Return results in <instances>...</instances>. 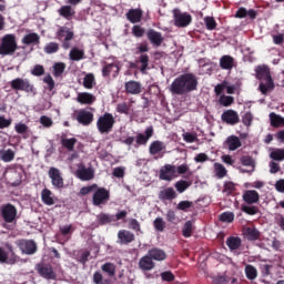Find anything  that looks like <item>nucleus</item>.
I'll return each instance as SVG.
<instances>
[{"label":"nucleus","instance_id":"59","mask_svg":"<svg viewBox=\"0 0 284 284\" xmlns=\"http://www.w3.org/2000/svg\"><path fill=\"white\" fill-rule=\"evenodd\" d=\"M270 156L273 159V161H284V149L272 151Z\"/></svg>","mask_w":284,"mask_h":284},{"label":"nucleus","instance_id":"60","mask_svg":"<svg viewBox=\"0 0 284 284\" xmlns=\"http://www.w3.org/2000/svg\"><path fill=\"white\" fill-rule=\"evenodd\" d=\"M204 23L206 26V30H216L217 23L214 17H205Z\"/></svg>","mask_w":284,"mask_h":284},{"label":"nucleus","instance_id":"44","mask_svg":"<svg viewBox=\"0 0 284 284\" xmlns=\"http://www.w3.org/2000/svg\"><path fill=\"white\" fill-rule=\"evenodd\" d=\"M14 130L17 134H22V139H30V134H28V130H30V128L28 124L20 122L14 125Z\"/></svg>","mask_w":284,"mask_h":284},{"label":"nucleus","instance_id":"42","mask_svg":"<svg viewBox=\"0 0 284 284\" xmlns=\"http://www.w3.org/2000/svg\"><path fill=\"white\" fill-rule=\"evenodd\" d=\"M97 221L99 225H108L110 223H114V215L108 213H100L97 215Z\"/></svg>","mask_w":284,"mask_h":284},{"label":"nucleus","instance_id":"61","mask_svg":"<svg viewBox=\"0 0 284 284\" xmlns=\"http://www.w3.org/2000/svg\"><path fill=\"white\" fill-rule=\"evenodd\" d=\"M33 77H43L45 74V68L42 64H36L31 70Z\"/></svg>","mask_w":284,"mask_h":284},{"label":"nucleus","instance_id":"51","mask_svg":"<svg viewBox=\"0 0 284 284\" xmlns=\"http://www.w3.org/2000/svg\"><path fill=\"white\" fill-rule=\"evenodd\" d=\"M193 230H194V227L192 225V221H186L182 229V236H184V239H190V236H192Z\"/></svg>","mask_w":284,"mask_h":284},{"label":"nucleus","instance_id":"10","mask_svg":"<svg viewBox=\"0 0 284 284\" xmlns=\"http://www.w3.org/2000/svg\"><path fill=\"white\" fill-rule=\"evenodd\" d=\"M8 252L0 247V263H7V265H14L19 261V256L14 253V247L11 244L6 245Z\"/></svg>","mask_w":284,"mask_h":284},{"label":"nucleus","instance_id":"17","mask_svg":"<svg viewBox=\"0 0 284 284\" xmlns=\"http://www.w3.org/2000/svg\"><path fill=\"white\" fill-rule=\"evenodd\" d=\"M78 123H80V125H90L92 124V121H94V113L85 110V109H82V110H79L77 112V116H75Z\"/></svg>","mask_w":284,"mask_h":284},{"label":"nucleus","instance_id":"40","mask_svg":"<svg viewBox=\"0 0 284 284\" xmlns=\"http://www.w3.org/2000/svg\"><path fill=\"white\" fill-rule=\"evenodd\" d=\"M41 201L44 205H54V197L52 196V191H50V189L42 190Z\"/></svg>","mask_w":284,"mask_h":284},{"label":"nucleus","instance_id":"34","mask_svg":"<svg viewBox=\"0 0 284 284\" xmlns=\"http://www.w3.org/2000/svg\"><path fill=\"white\" fill-rule=\"evenodd\" d=\"M41 41V37L38 36V33H28L22 38L23 45H39Z\"/></svg>","mask_w":284,"mask_h":284},{"label":"nucleus","instance_id":"39","mask_svg":"<svg viewBox=\"0 0 284 284\" xmlns=\"http://www.w3.org/2000/svg\"><path fill=\"white\" fill-rule=\"evenodd\" d=\"M14 156L16 153L12 149L0 150V161H3V163H12V161H14Z\"/></svg>","mask_w":284,"mask_h":284},{"label":"nucleus","instance_id":"16","mask_svg":"<svg viewBox=\"0 0 284 284\" xmlns=\"http://www.w3.org/2000/svg\"><path fill=\"white\" fill-rule=\"evenodd\" d=\"M176 179V166L172 164H165L160 170V180L161 181H172Z\"/></svg>","mask_w":284,"mask_h":284},{"label":"nucleus","instance_id":"57","mask_svg":"<svg viewBox=\"0 0 284 284\" xmlns=\"http://www.w3.org/2000/svg\"><path fill=\"white\" fill-rule=\"evenodd\" d=\"M220 221L222 223H234V213L233 212H223L220 215Z\"/></svg>","mask_w":284,"mask_h":284},{"label":"nucleus","instance_id":"11","mask_svg":"<svg viewBox=\"0 0 284 284\" xmlns=\"http://www.w3.org/2000/svg\"><path fill=\"white\" fill-rule=\"evenodd\" d=\"M0 214L4 223H14L17 221V206L11 203L4 204L0 207Z\"/></svg>","mask_w":284,"mask_h":284},{"label":"nucleus","instance_id":"5","mask_svg":"<svg viewBox=\"0 0 284 284\" xmlns=\"http://www.w3.org/2000/svg\"><path fill=\"white\" fill-rule=\"evenodd\" d=\"M58 41L62 43L63 50H70L72 48V39H74V31L68 27H60L55 33Z\"/></svg>","mask_w":284,"mask_h":284},{"label":"nucleus","instance_id":"29","mask_svg":"<svg viewBox=\"0 0 284 284\" xmlns=\"http://www.w3.org/2000/svg\"><path fill=\"white\" fill-rule=\"evenodd\" d=\"M178 196L176 191H174V187L172 186L166 187L159 193L160 201H174Z\"/></svg>","mask_w":284,"mask_h":284},{"label":"nucleus","instance_id":"58","mask_svg":"<svg viewBox=\"0 0 284 284\" xmlns=\"http://www.w3.org/2000/svg\"><path fill=\"white\" fill-rule=\"evenodd\" d=\"M160 276H161L162 281H164L165 283H172L176 278L174 273H172L171 271L162 272L160 274Z\"/></svg>","mask_w":284,"mask_h":284},{"label":"nucleus","instance_id":"35","mask_svg":"<svg viewBox=\"0 0 284 284\" xmlns=\"http://www.w3.org/2000/svg\"><path fill=\"white\" fill-rule=\"evenodd\" d=\"M165 150V144L162 141H153L149 146V152L152 156L161 154Z\"/></svg>","mask_w":284,"mask_h":284},{"label":"nucleus","instance_id":"55","mask_svg":"<svg viewBox=\"0 0 284 284\" xmlns=\"http://www.w3.org/2000/svg\"><path fill=\"white\" fill-rule=\"evenodd\" d=\"M132 34L136 39H141L142 37L145 36V29L139 24H135L132 27Z\"/></svg>","mask_w":284,"mask_h":284},{"label":"nucleus","instance_id":"63","mask_svg":"<svg viewBox=\"0 0 284 284\" xmlns=\"http://www.w3.org/2000/svg\"><path fill=\"white\" fill-rule=\"evenodd\" d=\"M194 205V202L192 201H181L178 206L176 210H180L181 212H187V210H190V207H192Z\"/></svg>","mask_w":284,"mask_h":284},{"label":"nucleus","instance_id":"6","mask_svg":"<svg viewBox=\"0 0 284 284\" xmlns=\"http://www.w3.org/2000/svg\"><path fill=\"white\" fill-rule=\"evenodd\" d=\"M110 201V191L105 187H99L94 190L92 196V205L94 207H101V205H108Z\"/></svg>","mask_w":284,"mask_h":284},{"label":"nucleus","instance_id":"23","mask_svg":"<svg viewBox=\"0 0 284 284\" xmlns=\"http://www.w3.org/2000/svg\"><path fill=\"white\" fill-rule=\"evenodd\" d=\"M124 88L126 94H141V92H143L141 82L134 80L125 82Z\"/></svg>","mask_w":284,"mask_h":284},{"label":"nucleus","instance_id":"36","mask_svg":"<svg viewBox=\"0 0 284 284\" xmlns=\"http://www.w3.org/2000/svg\"><path fill=\"white\" fill-rule=\"evenodd\" d=\"M244 236L247 241H258L261 239V232L256 227H246L244 230Z\"/></svg>","mask_w":284,"mask_h":284},{"label":"nucleus","instance_id":"48","mask_svg":"<svg viewBox=\"0 0 284 284\" xmlns=\"http://www.w3.org/2000/svg\"><path fill=\"white\" fill-rule=\"evenodd\" d=\"M63 72H65V63L63 62H55L53 64V77H62Z\"/></svg>","mask_w":284,"mask_h":284},{"label":"nucleus","instance_id":"49","mask_svg":"<svg viewBox=\"0 0 284 284\" xmlns=\"http://www.w3.org/2000/svg\"><path fill=\"white\" fill-rule=\"evenodd\" d=\"M214 168H215V174L217 179H225V176H227V169H225L223 164L215 163Z\"/></svg>","mask_w":284,"mask_h":284},{"label":"nucleus","instance_id":"41","mask_svg":"<svg viewBox=\"0 0 284 284\" xmlns=\"http://www.w3.org/2000/svg\"><path fill=\"white\" fill-rule=\"evenodd\" d=\"M270 121H271V125L272 128H284V118L272 112L270 113Z\"/></svg>","mask_w":284,"mask_h":284},{"label":"nucleus","instance_id":"8","mask_svg":"<svg viewBox=\"0 0 284 284\" xmlns=\"http://www.w3.org/2000/svg\"><path fill=\"white\" fill-rule=\"evenodd\" d=\"M10 87L20 92L34 93V84L30 83L28 79L16 78L10 82Z\"/></svg>","mask_w":284,"mask_h":284},{"label":"nucleus","instance_id":"46","mask_svg":"<svg viewBox=\"0 0 284 284\" xmlns=\"http://www.w3.org/2000/svg\"><path fill=\"white\" fill-rule=\"evenodd\" d=\"M102 272H105V274H108V276H114L116 274V266L113 263H104L101 266Z\"/></svg>","mask_w":284,"mask_h":284},{"label":"nucleus","instance_id":"64","mask_svg":"<svg viewBox=\"0 0 284 284\" xmlns=\"http://www.w3.org/2000/svg\"><path fill=\"white\" fill-rule=\"evenodd\" d=\"M241 163H242V165H244L246 168H254V165H255L254 159L250 155L242 156Z\"/></svg>","mask_w":284,"mask_h":284},{"label":"nucleus","instance_id":"31","mask_svg":"<svg viewBox=\"0 0 284 284\" xmlns=\"http://www.w3.org/2000/svg\"><path fill=\"white\" fill-rule=\"evenodd\" d=\"M135 63H140V72H142V74H145L150 67V55H148V53L140 54V57H138V59L135 60Z\"/></svg>","mask_w":284,"mask_h":284},{"label":"nucleus","instance_id":"50","mask_svg":"<svg viewBox=\"0 0 284 284\" xmlns=\"http://www.w3.org/2000/svg\"><path fill=\"white\" fill-rule=\"evenodd\" d=\"M83 88L92 90L94 88V74L88 73L83 79Z\"/></svg>","mask_w":284,"mask_h":284},{"label":"nucleus","instance_id":"32","mask_svg":"<svg viewBox=\"0 0 284 284\" xmlns=\"http://www.w3.org/2000/svg\"><path fill=\"white\" fill-rule=\"evenodd\" d=\"M148 254L153 261H165V258H168V254L165 253V251L159 247L149 250Z\"/></svg>","mask_w":284,"mask_h":284},{"label":"nucleus","instance_id":"62","mask_svg":"<svg viewBox=\"0 0 284 284\" xmlns=\"http://www.w3.org/2000/svg\"><path fill=\"white\" fill-rule=\"evenodd\" d=\"M154 229L158 232H164L165 231V221H163V217H156L153 221Z\"/></svg>","mask_w":284,"mask_h":284},{"label":"nucleus","instance_id":"37","mask_svg":"<svg viewBox=\"0 0 284 284\" xmlns=\"http://www.w3.org/2000/svg\"><path fill=\"white\" fill-rule=\"evenodd\" d=\"M77 138H61L60 143L64 150H68V152H74V145H77Z\"/></svg>","mask_w":284,"mask_h":284},{"label":"nucleus","instance_id":"18","mask_svg":"<svg viewBox=\"0 0 284 284\" xmlns=\"http://www.w3.org/2000/svg\"><path fill=\"white\" fill-rule=\"evenodd\" d=\"M146 39H149V41L153 48H161V45L163 44V41H164L163 34H161V32H159L154 29L148 30Z\"/></svg>","mask_w":284,"mask_h":284},{"label":"nucleus","instance_id":"4","mask_svg":"<svg viewBox=\"0 0 284 284\" xmlns=\"http://www.w3.org/2000/svg\"><path fill=\"white\" fill-rule=\"evenodd\" d=\"M115 123L116 120H114V115H112V113L105 112L98 118L97 129L100 134H110V132L114 129Z\"/></svg>","mask_w":284,"mask_h":284},{"label":"nucleus","instance_id":"47","mask_svg":"<svg viewBox=\"0 0 284 284\" xmlns=\"http://www.w3.org/2000/svg\"><path fill=\"white\" fill-rule=\"evenodd\" d=\"M190 185H192L191 182H187L185 180H180L174 184V187H175L176 192H179V194H183V192H185V190H187V187H190Z\"/></svg>","mask_w":284,"mask_h":284},{"label":"nucleus","instance_id":"12","mask_svg":"<svg viewBox=\"0 0 284 284\" xmlns=\"http://www.w3.org/2000/svg\"><path fill=\"white\" fill-rule=\"evenodd\" d=\"M36 270L42 278H45L47 281H57V273L54 272V268H52V265L37 264Z\"/></svg>","mask_w":284,"mask_h":284},{"label":"nucleus","instance_id":"21","mask_svg":"<svg viewBox=\"0 0 284 284\" xmlns=\"http://www.w3.org/2000/svg\"><path fill=\"white\" fill-rule=\"evenodd\" d=\"M134 239V233L128 230H120L118 232V243H120V245H130V243H133Z\"/></svg>","mask_w":284,"mask_h":284},{"label":"nucleus","instance_id":"22","mask_svg":"<svg viewBox=\"0 0 284 284\" xmlns=\"http://www.w3.org/2000/svg\"><path fill=\"white\" fill-rule=\"evenodd\" d=\"M139 267L142 270V272H152V270L155 267L154 261L149 253L140 258Z\"/></svg>","mask_w":284,"mask_h":284},{"label":"nucleus","instance_id":"30","mask_svg":"<svg viewBox=\"0 0 284 284\" xmlns=\"http://www.w3.org/2000/svg\"><path fill=\"white\" fill-rule=\"evenodd\" d=\"M77 101L82 105H92L97 101V98L90 92H81L78 94Z\"/></svg>","mask_w":284,"mask_h":284},{"label":"nucleus","instance_id":"26","mask_svg":"<svg viewBox=\"0 0 284 284\" xmlns=\"http://www.w3.org/2000/svg\"><path fill=\"white\" fill-rule=\"evenodd\" d=\"M125 17L130 23H141L143 19V10L142 9H130Z\"/></svg>","mask_w":284,"mask_h":284},{"label":"nucleus","instance_id":"33","mask_svg":"<svg viewBox=\"0 0 284 284\" xmlns=\"http://www.w3.org/2000/svg\"><path fill=\"white\" fill-rule=\"evenodd\" d=\"M243 241L239 236H230L226 239V245L231 252H236L241 248Z\"/></svg>","mask_w":284,"mask_h":284},{"label":"nucleus","instance_id":"1","mask_svg":"<svg viewBox=\"0 0 284 284\" xmlns=\"http://www.w3.org/2000/svg\"><path fill=\"white\" fill-rule=\"evenodd\" d=\"M199 88V78L194 73H184L173 80L169 90L171 94L183 97L189 92H194Z\"/></svg>","mask_w":284,"mask_h":284},{"label":"nucleus","instance_id":"24","mask_svg":"<svg viewBox=\"0 0 284 284\" xmlns=\"http://www.w3.org/2000/svg\"><path fill=\"white\" fill-rule=\"evenodd\" d=\"M120 70L121 69L119 68V64H116L114 62L106 63L102 68V77H104V79H108L113 72V77L116 78V77H119Z\"/></svg>","mask_w":284,"mask_h":284},{"label":"nucleus","instance_id":"25","mask_svg":"<svg viewBox=\"0 0 284 284\" xmlns=\"http://www.w3.org/2000/svg\"><path fill=\"white\" fill-rule=\"evenodd\" d=\"M58 14L62 17V19H65L67 21H72L74 18V14H77V11L72 6L65 4L58 9Z\"/></svg>","mask_w":284,"mask_h":284},{"label":"nucleus","instance_id":"9","mask_svg":"<svg viewBox=\"0 0 284 284\" xmlns=\"http://www.w3.org/2000/svg\"><path fill=\"white\" fill-rule=\"evenodd\" d=\"M48 176L51 180V185H53L55 190H63L65 187L63 175L59 169L51 166L48 171Z\"/></svg>","mask_w":284,"mask_h":284},{"label":"nucleus","instance_id":"45","mask_svg":"<svg viewBox=\"0 0 284 284\" xmlns=\"http://www.w3.org/2000/svg\"><path fill=\"white\" fill-rule=\"evenodd\" d=\"M45 54H57L60 50V45L58 42H49L43 48Z\"/></svg>","mask_w":284,"mask_h":284},{"label":"nucleus","instance_id":"15","mask_svg":"<svg viewBox=\"0 0 284 284\" xmlns=\"http://www.w3.org/2000/svg\"><path fill=\"white\" fill-rule=\"evenodd\" d=\"M75 176L80 181H92L94 179V169L85 168V164H80L75 171Z\"/></svg>","mask_w":284,"mask_h":284},{"label":"nucleus","instance_id":"7","mask_svg":"<svg viewBox=\"0 0 284 284\" xmlns=\"http://www.w3.org/2000/svg\"><path fill=\"white\" fill-rule=\"evenodd\" d=\"M173 21L175 28H187L192 23V14L182 12L181 9H173Z\"/></svg>","mask_w":284,"mask_h":284},{"label":"nucleus","instance_id":"14","mask_svg":"<svg viewBox=\"0 0 284 284\" xmlns=\"http://www.w3.org/2000/svg\"><path fill=\"white\" fill-rule=\"evenodd\" d=\"M221 121L226 123V125H236L237 123H241V118L239 116V112L229 109L221 114Z\"/></svg>","mask_w":284,"mask_h":284},{"label":"nucleus","instance_id":"20","mask_svg":"<svg viewBox=\"0 0 284 284\" xmlns=\"http://www.w3.org/2000/svg\"><path fill=\"white\" fill-rule=\"evenodd\" d=\"M242 199L247 205H254L261 201V195L256 190H247L243 193Z\"/></svg>","mask_w":284,"mask_h":284},{"label":"nucleus","instance_id":"56","mask_svg":"<svg viewBox=\"0 0 284 284\" xmlns=\"http://www.w3.org/2000/svg\"><path fill=\"white\" fill-rule=\"evenodd\" d=\"M93 283L94 284H112V282H110V280H103V274H101V272L97 271L93 274Z\"/></svg>","mask_w":284,"mask_h":284},{"label":"nucleus","instance_id":"19","mask_svg":"<svg viewBox=\"0 0 284 284\" xmlns=\"http://www.w3.org/2000/svg\"><path fill=\"white\" fill-rule=\"evenodd\" d=\"M154 135V128L149 126L145 129L144 134L143 133H139L135 138V148H139V145H148V142L150 141V139H152V136Z\"/></svg>","mask_w":284,"mask_h":284},{"label":"nucleus","instance_id":"28","mask_svg":"<svg viewBox=\"0 0 284 284\" xmlns=\"http://www.w3.org/2000/svg\"><path fill=\"white\" fill-rule=\"evenodd\" d=\"M235 65H236V61L232 55H222L220 58L221 70H233Z\"/></svg>","mask_w":284,"mask_h":284},{"label":"nucleus","instance_id":"38","mask_svg":"<svg viewBox=\"0 0 284 284\" xmlns=\"http://www.w3.org/2000/svg\"><path fill=\"white\" fill-rule=\"evenodd\" d=\"M69 59L71 61H82V59H85V51L74 47L69 53Z\"/></svg>","mask_w":284,"mask_h":284},{"label":"nucleus","instance_id":"27","mask_svg":"<svg viewBox=\"0 0 284 284\" xmlns=\"http://www.w3.org/2000/svg\"><path fill=\"white\" fill-rule=\"evenodd\" d=\"M224 145L225 148H227V150H230V152H234L239 150V148H241L243 143L241 142V139H239V136L230 135L229 138H226Z\"/></svg>","mask_w":284,"mask_h":284},{"label":"nucleus","instance_id":"53","mask_svg":"<svg viewBox=\"0 0 284 284\" xmlns=\"http://www.w3.org/2000/svg\"><path fill=\"white\" fill-rule=\"evenodd\" d=\"M99 185L98 184H92L89 186H82L79 192V196H88V194H91V192H94L98 190Z\"/></svg>","mask_w":284,"mask_h":284},{"label":"nucleus","instance_id":"54","mask_svg":"<svg viewBox=\"0 0 284 284\" xmlns=\"http://www.w3.org/2000/svg\"><path fill=\"white\" fill-rule=\"evenodd\" d=\"M220 104L224 108H230V105H233L234 103V97L232 95H221L220 97Z\"/></svg>","mask_w":284,"mask_h":284},{"label":"nucleus","instance_id":"43","mask_svg":"<svg viewBox=\"0 0 284 284\" xmlns=\"http://www.w3.org/2000/svg\"><path fill=\"white\" fill-rule=\"evenodd\" d=\"M245 276L248 281H255L258 276V271L254 267V265L247 264L244 268Z\"/></svg>","mask_w":284,"mask_h":284},{"label":"nucleus","instance_id":"52","mask_svg":"<svg viewBox=\"0 0 284 284\" xmlns=\"http://www.w3.org/2000/svg\"><path fill=\"white\" fill-rule=\"evenodd\" d=\"M242 212H244V214H248V216H254L256 214H258L260 210L258 206H250V205H242Z\"/></svg>","mask_w":284,"mask_h":284},{"label":"nucleus","instance_id":"2","mask_svg":"<svg viewBox=\"0 0 284 284\" xmlns=\"http://www.w3.org/2000/svg\"><path fill=\"white\" fill-rule=\"evenodd\" d=\"M255 79L260 81L258 90L262 94H267L270 90H274V79H272V71L270 67L260 64L255 68Z\"/></svg>","mask_w":284,"mask_h":284},{"label":"nucleus","instance_id":"3","mask_svg":"<svg viewBox=\"0 0 284 284\" xmlns=\"http://www.w3.org/2000/svg\"><path fill=\"white\" fill-rule=\"evenodd\" d=\"M17 50H19V44L17 43V36L8 33L0 38L1 57H12V54H14Z\"/></svg>","mask_w":284,"mask_h":284},{"label":"nucleus","instance_id":"13","mask_svg":"<svg viewBox=\"0 0 284 284\" xmlns=\"http://www.w3.org/2000/svg\"><path fill=\"white\" fill-rule=\"evenodd\" d=\"M16 245L22 252V254L32 255L37 253V242L34 240H18Z\"/></svg>","mask_w":284,"mask_h":284}]
</instances>
